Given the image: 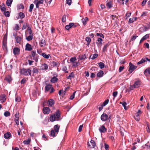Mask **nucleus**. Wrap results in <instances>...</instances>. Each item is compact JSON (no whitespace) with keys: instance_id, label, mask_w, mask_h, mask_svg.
Returning a JSON list of instances; mask_svg holds the SVG:
<instances>
[{"instance_id":"56","label":"nucleus","mask_w":150,"mask_h":150,"mask_svg":"<svg viewBox=\"0 0 150 150\" xmlns=\"http://www.w3.org/2000/svg\"><path fill=\"white\" fill-rule=\"evenodd\" d=\"M136 117H135V119L137 121H138L139 120V115L138 114H136Z\"/></svg>"},{"instance_id":"6","label":"nucleus","mask_w":150,"mask_h":150,"mask_svg":"<svg viewBox=\"0 0 150 150\" xmlns=\"http://www.w3.org/2000/svg\"><path fill=\"white\" fill-rule=\"evenodd\" d=\"M100 118L102 121H105L108 120V116L106 113H103L101 115Z\"/></svg>"},{"instance_id":"28","label":"nucleus","mask_w":150,"mask_h":150,"mask_svg":"<svg viewBox=\"0 0 150 150\" xmlns=\"http://www.w3.org/2000/svg\"><path fill=\"white\" fill-rule=\"evenodd\" d=\"M5 79L9 83L12 80V79L10 75H8L5 77Z\"/></svg>"},{"instance_id":"60","label":"nucleus","mask_w":150,"mask_h":150,"mask_svg":"<svg viewBox=\"0 0 150 150\" xmlns=\"http://www.w3.org/2000/svg\"><path fill=\"white\" fill-rule=\"evenodd\" d=\"M124 66H120L119 67V72H121L123 70V69H124Z\"/></svg>"},{"instance_id":"5","label":"nucleus","mask_w":150,"mask_h":150,"mask_svg":"<svg viewBox=\"0 0 150 150\" xmlns=\"http://www.w3.org/2000/svg\"><path fill=\"white\" fill-rule=\"evenodd\" d=\"M58 76L57 74L55 73L54 74L53 77L51 78L50 80L51 82L52 83H54L57 82L58 80V79L57 78Z\"/></svg>"},{"instance_id":"50","label":"nucleus","mask_w":150,"mask_h":150,"mask_svg":"<svg viewBox=\"0 0 150 150\" xmlns=\"http://www.w3.org/2000/svg\"><path fill=\"white\" fill-rule=\"evenodd\" d=\"M96 35L97 36H99L100 37V38H104V36L101 33H96Z\"/></svg>"},{"instance_id":"59","label":"nucleus","mask_w":150,"mask_h":150,"mask_svg":"<svg viewBox=\"0 0 150 150\" xmlns=\"http://www.w3.org/2000/svg\"><path fill=\"white\" fill-rule=\"evenodd\" d=\"M26 80L25 79H23L21 81V84H24L26 82Z\"/></svg>"},{"instance_id":"61","label":"nucleus","mask_w":150,"mask_h":150,"mask_svg":"<svg viewBox=\"0 0 150 150\" xmlns=\"http://www.w3.org/2000/svg\"><path fill=\"white\" fill-rule=\"evenodd\" d=\"M62 70L66 73H68V71H67V68L66 66H64L63 67Z\"/></svg>"},{"instance_id":"49","label":"nucleus","mask_w":150,"mask_h":150,"mask_svg":"<svg viewBox=\"0 0 150 150\" xmlns=\"http://www.w3.org/2000/svg\"><path fill=\"white\" fill-rule=\"evenodd\" d=\"M4 14L7 17H9L10 15V12L8 11H5L4 12Z\"/></svg>"},{"instance_id":"1","label":"nucleus","mask_w":150,"mask_h":150,"mask_svg":"<svg viewBox=\"0 0 150 150\" xmlns=\"http://www.w3.org/2000/svg\"><path fill=\"white\" fill-rule=\"evenodd\" d=\"M50 120L52 122L55 121H60L61 120V113L60 111L57 110L54 113H52L50 116Z\"/></svg>"},{"instance_id":"18","label":"nucleus","mask_w":150,"mask_h":150,"mask_svg":"<svg viewBox=\"0 0 150 150\" xmlns=\"http://www.w3.org/2000/svg\"><path fill=\"white\" fill-rule=\"evenodd\" d=\"M86 58V55L85 54H84L80 55L79 56V59L81 60H84Z\"/></svg>"},{"instance_id":"63","label":"nucleus","mask_w":150,"mask_h":150,"mask_svg":"<svg viewBox=\"0 0 150 150\" xmlns=\"http://www.w3.org/2000/svg\"><path fill=\"white\" fill-rule=\"evenodd\" d=\"M21 100V98L19 97H16L15 99L16 101L17 102H20Z\"/></svg>"},{"instance_id":"62","label":"nucleus","mask_w":150,"mask_h":150,"mask_svg":"<svg viewBox=\"0 0 150 150\" xmlns=\"http://www.w3.org/2000/svg\"><path fill=\"white\" fill-rule=\"evenodd\" d=\"M3 43L7 44V38L5 37H4L3 38Z\"/></svg>"},{"instance_id":"24","label":"nucleus","mask_w":150,"mask_h":150,"mask_svg":"<svg viewBox=\"0 0 150 150\" xmlns=\"http://www.w3.org/2000/svg\"><path fill=\"white\" fill-rule=\"evenodd\" d=\"M39 69L35 67H32V72L33 74L38 73Z\"/></svg>"},{"instance_id":"57","label":"nucleus","mask_w":150,"mask_h":150,"mask_svg":"<svg viewBox=\"0 0 150 150\" xmlns=\"http://www.w3.org/2000/svg\"><path fill=\"white\" fill-rule=\"evenodd\" d=\"M149 37V34H146L142 38L144 40L148 38Z\"/></svg>"},{"instance_id":"29","label":"nucleus","mask_w":150,"mask_h":150,"mask_svg":"<svg viewBox=\"0 0 150 150\" xmlns=\"http://www.w3.org/2000/svg\"><path fill=\"white\" fill-rule=\"evenodd\" d=\"M33 38V35H30L26 37V39L28 41H30L32 40Z\"/></svg>"},{"instance_id":"33","label":"nucleus","mask_w":150,"mask_h":150,"mask_svg":"<svg viewBox=\"0 0 150 150\" xmlns=\"http://www.w3.org/2000/svg\"><path fill=\"white\" fill-rule=\"evenodd\" d=\"M13 2V0H7L6 2V4L8 6H11Z\"/></svg>"},{"instance_id":"64","label":"nucleus","mask_w":150,"mask_h":150,"mask_svg":"<svg viewBox=\"0 0 150 150\" xmlns=\"http://www.w3.org/2000/svg\"><path fill=\"white\" fill-rule=\"evenodd\" d=\"M78 62H73V66L74 67H77L78 66Z\"/></svg>"},{"instance_id":"14","label":"nucleus","mask_w":150,"mask_h":150,"mask_svg":"<svg viewBox=\"0 0 150 150\" xmlns=\"http://www.w3.org/2000/svg\"><path fill=\"white\" fill-rule=\"evenodd\" d=\"M11 135L9 132H7L4 135V137L6 139H9L11 137Z\"/></svg>"},{"instance_id":"7","label":"nucleus","mask_w":150,"mask_h":150,"mask_svg":"<svg viewBox=\"0 0 150 150\" xmlns=\"http://www.w3.org/2000/svg\"><path fill=\"white\" fill-rule=\"evenodd\" d=\"M48 66L46 63L42 64L41 66V70L47 71L48 70Z\"/></svg>"},{"instance_id":"27","label":"nucleus","mask_w":150,"mask_h":150,"mask_svg":"<svg viewBox=\"0 0 150 150\" xmlns=\"http://www.w3.org/2000/svg\"><path fill=\"white\" fill-rule=\"evenodd\" d=\"M103 71L102 70H100V71L97 74V76L98 77H102L103 76Z\"/></svg>"},{"instance_id":"47","label":"nucleus","mask_w":150,"mask_h":150,"mask_svg":"<svg viewBox=\"0 0 150 150\" xmlns=\"http://www.w3.org/2000/svg\"><path fill=\"white\" fill-rule=\"evenodd\" d=\"M120 103L122 105L125 110H126L127 109V108H126V105L127 104L125 102H123L122 103L121 102Z\"/></svg>"},{"instance_id":"22","label":"nucleus","mask_w":150,"mask_h":150,"mask_svg":"<svg viewBox=\"0 0 150 150\" xmlns=\"http://www.w3.org/2000/svg\"><path fill=\"white\" fill-rule=\"evenodd\" d=\"M44 1L43 0H40L38 1L35 4L36 7L37 8H39V5L43 3Z\"/></svg>"},{"instance_id":"23","label":"nucleus","mask_w":150,"mask_h":150,"mask_svg":"<svg viewBox=\"0 0 150 150\" xmlns=\"http://www.w3.org/2000/svg\"><path fill=\"white\" fill-rule=\"evenodd\" d=\"M141 84V82L140 81H136L134 84V86L136 88H139Z\"/></svg>"},{"instance_id":"37","label":"nucleus","mask_w":150,"mask_h":150,"mask_svg":"<svg viewBox=\"0 0 150 150\" xmlns=\"http://www.w3.org/2000/svg\"><path fill=\"white\" fill-rule=\"evenodd\" d=\"M106 6L109 8H110L112 7V2L111 1H109V2L107 3L106 4Z\"/></svg>"},{"instance_id":"19","label":"nucleus","mask_w":150,"mask_h":150,"mask_svg":"<svg viewBox=\"0 0 150 150\" xmlns=\"http://www.w3.org/2000/svg\"><path fill=\"white\" fill-rule=\"evenodd\" d=\"M15 38L17 43L20 44L21 43L22 40V38L21 37L18 36H15Z\"/></svg>"},{"instance_id":"11","label":"nucleus","mask_w":150,"mask_h":150,"mask_svg":"<svg viewBox=\"0 0 150 150\" xmlns=\"http://www.w3.org/2000/svg\"><path fill=\"white\" fill-rule=\"evenodd\" d=\"M20 50L18 47H15L13 49V53L14 55L19 54L20 53Z\"/></svg>"},{"instance_id":"39","label":"nucleus","mask_w":150,"mask_h":150,"mask_svg":"<svg viewBox=\"0 0 150 150\" xmlns=\"http://www.w3.org/2000/svg\"><path fill=\"white\" fill-rule=\"evenodd\" d=\"M34 7V4H30L29 7V9L28 10L29 12H31Z\"/></svg>"},{"instance_id":"21","label":"nucleus","mask_w":150,"mask_h":150,"mask_svg":"<svg viewBox=\"0 0 150 150\" xmlns=\"http://www.w3.org/2000/svg\"><path fill=\"white\" fill-rule=\"evenodd\" d=\"M40 46L41 47H43L46 45L45 41V40L42 39L40 40L39 42Z\"/></svg>"},{"instance_id":"41","label":"nucleus","mask_w":150,"mask_h":150,"mask_svg":"<svg viewBox=\"0 0 150 150\" xmlns=\"http://www.w3.org/2000/svg\"><path fill=\"white\" fill-rule=\"evenodd\" d=\"M48 122L49 120L48 118H46L44 119L42 123L44 124L45 125H47L48 123Z\"/></svg>"},{"instance_id":"35","label":"nucleus","mask_w":150,"mask_h":150,"mask_svg":"<svg viewBox=\"0 0 150 150\" xmlns=\"http://www.w3.org/2000/svg\"><path fill=\"white\" fill-rule=\"evenodd\" d=\"M109 45L108 43L106 44L103 47V51L105 52L107 50V48L109 46Z\"/></svg>"},{"instance_id":"26","label":"nucleus","mask_w":150,"mask_h":150,"mask_svg":"<svg viewBox=\"0 0 150 150\" xmlns=\"http://www.w3.org/2000/svg\"><path fill=\"white\" fill-rule=\"evenodd\" d=\"M41 55L44 58L47 59H48L49 56H50V54H47L44 52L42 53Z\"/></svg>"},{"instance_id":"17","label":"nucleus","mask_w":150,"mask_h":150,"mask_svg":"<svg viewBox=\"0 0 150 150\" xmlns=\"http://www.w3.org/2000/svg\"><path fill=\"white\" fill-rule=\"evenodd\" d=\"M60 128V126L58 125H55L54 126V131H55L56 133H58L59 130Z\"/></svg>"},{"instance_id":"15","label":"nucleus","mask_w":150,"mask_h":150,"mask_svg":"<svg viewBox=\"0 0 150 150\" xmlns=\"http://www.w3.org/2000/svg\"><path fill=\"white\" fill-rule=\"evenodd\" d=\"M6 96L5 94H3L0 96V100L2 103L4 102L6 100Z\"/></svg>"},{"instance_id":"25","label":"nucleus","mask_w":150,"mask_h":150,"mask_svg":"<svg viewBox=\"0 0 150 150\" xmlns=\"http://www.w3.org/2000/svg\"><path fill=\"white\" fill-rule=\"evenodd\" d=\"M52 85L50 84L47 85L45 87V91H48L52 88Z\"/></svg>"},{"instance_id":"43","label":"nucleus","mask_w":150,"mask_h":150,"mask_svg":"<svg viewBox=\"0 0 150 150\" xmlns=\"http://www.w3.org/2000/svg\"><path fill=\"white\" fill-rule=\"evenodd\" d=\"M74 76V74L73 72L71 73L67 77V78L68 79H71V78L73 77Z\"/></svg>"},{"instance_id":"52","label":"nucleus","mask_w":150,"mask_h":150,"mask_svg":"<svg viewBox=\"0 0 150 150\" xmlns=\"http://www.w3.org/2000/svg\"><path fill=\"white\" fill-rule=\"evenodd\" d=\"M76 60V58L75 57H71L70 59V61L71 62H74Z\"/></svg>"},{"instance_id":"3","label":"nucleus","mask_w":150,"mask_h":150,"mask_svg":"<svg viewBox=\"0 0 150 150\" xmlns=\"http://www.w3.org/2000/svg\"><path fill=\"white\" fill-rule=\"evenodd\" d=\"M21 74L25 76L31 75V70L29 68L27 69L23 68L21 70Z\"/></svg>"},{"instance_id":"34","label":"nucleus","mask_w":150,"mask_h":150,"mask_svg":"<svg viewBox=\"0 0 150 150\" xmlns=\"http://www.w3.org/2000/svg\"><path fill=\"white\" fill-rule=\"evenodd\" d=\"M19 16V18H23L25 17V14H24L22 12H20L18 13Z\"/></svg>"},{"instance_id":"58","label":"nucleus","mask_w":150,"mask_h":150,"mask_svg":"<svg viewBox=\"0 0 150 150\" xmlns=\"http://www.w3.org/2000/svg\"><path fill=\"white\" fill-rule=\"evenodd\" d=\"M125 0H117V2L120 4H124L125 3Z\"/></svg>"},{"instance_id":"40","label":"nucleus","mask_w":150,"mask_h":150,"mask_svg":"<svg viewBox=\"0 0 150 150\" xmlns=\"http://www.w3.org/2000/svg\"><path fill=\"white\" fill-rule=\"evenodd\" d=\"M85 40L87 42L88 45L90 44L91 41L90 38L88 37H87L85 38Z\"/></svg>"},{"instance_id":"10","label":"nucleus","mask_w":150,"mask_h":150,"mask_svg":"<svg viewBox=\"0 0 150 150\" xmlns=\"http://www.w3.org/2000/svg\"><path fill=\"white\" fill-rule=\"evenodd\" d=\"M97 42H96V44H97L98 46V47H101L102 45V43L103 42V40L100 38H98Z\"/></svg>"},{"instance_id":"12","label":"nucleus","mask_w":150,"mask_h":150,"mask_svg":"<svg viewBox=\"0 0 150 150\" xmlns=\"http://www.w3.org/2000/svg\"><path fill=\"white\" fill-rule=\"evenodd\" d=\"M147 60L148 61L150 62V59H148L147 58H142L141 60L137 62V64H140L144 62H145Z\"/></svg>"},{"instance_id":"38","label":"nucleus","mask_w":150,"mask_h":150,"mask_svg":"<svg viewBox=\"0 0 150 150\" xmlns=\"http://www.w3.org/2000/svg\"><path fill=\"white\" fill-rule=\"evenodd\" d=\"M98 56V55L97 54H94L92 57H91V55L90 58H91V59H94L95 58H96Z\"/></svg>"},{"instance_id":"55","label":"nucleus","mask_w":150,"mask_h":150,"mask_svg":"<svg viewBox=\"0 0 150 150\" xmlns=\"http://www.w3.org/2000/svg\"><path fill=\"white\" fill-rule=\"evenodd\" d=\"M109 100L107 99L105 100L104 102L103 103V105L104 106H105L106 105H107L109 102Z\"/></svg>"},{"instance_id":"30","label":"nucleus","mask_w":150,"mask_h":150,"mask_svg":"<svg viewBox=\"0 0 150 150\" xmlns=\"http://www.w3.org/2000/svg\"><path fill=\"white\" fill-rule=\"evenodd\" d=\"M144 74L146 75L147 74H150V68L146 69L144 71Z\"/></svg>"},{"instance_id":"16","label":"nucleus","mask_w":150,"mask_h":150,"mask_svg":"<svg viewBox=\"0 0 150 150\" xmlns=\"http://www.w3.org/2000/svg\"><path fill=\"white\" fill-rule=\"evenodd\" d=\"M90 143L91 144V145H90V144L89 142L88 143V146H92V148H94L96 146V144L95 142L94 141V140H91L90 141Z\"/></svg>"},{"instance_id":"20","label":"nucleus","mask_w":150,"mask_h":150,"mask_svg":"<svg viewBox=\"0 0 150 150\" xmlns=\"http://www.w3.org/2000/svg\"><path fill=\"white\" fill-rule=\"evenodd\" d=\"M47 103L49 106H52L54 104V101L52 99H50L48 100Z\"/></svg>"},{"instance_id":"46","label":"nucleus","mask_w":150,"mask_h":150,"mask_svg":"<svg viewBox=\"0 0 150 150\" xmlns=\"http://www.w3.org/2000/svg\"><path fill=\"white\" fill-rule=\"evenodd\" d=\"M4 115L5 117H7L10 115V113L9 111H6L4 112Z\"/></svg>"},{"instance_id":"4","label":"nucleus","mask_w":150,"mask_h":150,"mask_svg":"<svg viewBox=\"0 0 150 150\" xmlns=\"http://www.w3.org/2000/svg\"><path fill=\"white\" fill-rule=\"evenodd\" d=\"M137 68V66L133 65L131 62L129 63V69L128 71L129 73H131Z\"/></svg>"},{"instance_id":"13","label":"nucleus","mask_w":150,"mask_h":150,"mask_svg":"<svg viewBox=\"0 0 150 150\" xmlns=\"http://www.w3.org/2000/svg\"><path fill=\"white\" fill-rule=\"evenodd\" d=\"M32 47L31 45L27 43L25 46V50L30 51L32 50Z\"/></svg>"},{"instance_id":"44","label":"nucleus","mask_w":150,"mask_h":150,"mask_svg":"<svg viewBox=\"0 0 150 150\" xmlns=\"http://www.w3.org/2000/svg\"><path fill=\"white\" fill-rule=\"evenodd\" d=\"M27 30L28 31V33L30 35H33L32 33V30L30 27L28 26Z\"/></svg>"},{"instance_id":"31","label":"nucleus","mask_w":150,"mask_h":150,"mask_svg":"<svg viewBox=\"0 0 150 150\" xmlns=\"http://www.w3.org/2000/svg\"><path fill=\"white\" fill-rule=\"evenodd\" d=\"M5 4L4 3H2L0 6L1 9V11H4V12L6 10V9L5 7Z\"/></svg>"},{"instance_id":"53","label":"nucleus","mask_w":150,"mask_h":150,"mask_svg":"<svg viewBox=\"0 0 150 150\" xmlns=\"http://www.w3.org/2000/svg\"><path fill=\"white\" fill-rule=\"evenodd\" d=\"M30 142V141L29 139H27V140H24L23 143L24 144H29Z\"/></svg>"},{"instance_id":"42","label":"nucleus","mask_w":150,"mask_h":150,"mask_svg":"<svg viewBox=\"0 0 150 150\" xmlns=\"http://www.w3.org/2000/svg\"><path fill=\"white\" fill-rule=\"evenodd\" d=\"M50 135L53 137H54L56 135H55V133L54 132V130H52L50 132Z\"/></svg>"},{"instance_id":"51","label":"nucleus","mask_w":150,"mask_h":150,"mask_svg":"<svg viewBox=\"0 0 150 150\" xmlns=\"http://www.w3.org/2000/svg\"><path fill=\"white\" fill-rule=\"evenodd\" d=\"M76 91H74L73 93V94L70 96L69 99L70 100H72L74 98L75 96V94L76 93Z\"/></svg>"},{"instance_id":"9","label":"nucleus","mask_w":150,"mask_h":150,"mask_svg":"<svg viewBox=\"0 0 150 150\" xmlns=\"http://www.w3.org/2000/svg\"><path fill=\"white\" fill-rule=\"evenodd\" d=\"M50 110L48 107H45L43 109V112L45 114H48L50 112Z\"/></svg>"},{"instance_id":"2","label":"nucleus","mask_w":150,"mask_h":150,"mask_svg":"<svg viewBox=\"0 0 150 150\" xmlns=\"http://www.w3.org/2000/svg\"><path fill=\"white\" fill-rule=\"evenodd\" d=\"M29 57L32 60H34L35 62H37L38 61L39 56L36 53L35 51H33L31 52V54Z\"/></svg>"},{"instance_id":"32","label":"nucleus","mask_w":150,"mask_h":150,"mask_svg":"<svg viewBox=\"0 0 150 150\" xmlns=\"http://www.w3.org/2000/svg\"><path fill=\"white\" fill-rule=\"evenodd\" d=\"M88 18L87 17H86L84 19L83 18L82 20V22L83 24L85 25L86 24V22L88 20Z\"/></svg>"},{"instance_id":"48","label":"nucleus","mask_w":150,"mask_h":150,"mask_svg":"<svg viewBox=\"0 0 150 150\" xmlns=\"http://www.w3.org/2000/svg\"><path fill=\"white\" fill-rule=\"evenodd\" d=\"M135 20H136V19L134 18H130L128 21V23H132Z\"/></svg>"},{"instance_id":"36","label":"nucleus","mask_w":150,"mask_h":150,"mask_svg":"<svg viewBox=\"0 0 150 150\" xmlns=\"http://www.w3.org/2000/svg\"><path fill=\"white\" fill-rule=\"evenodd\" d=\"M98 65L100 69H102L104 67V64L102 62H100L98 63Z\"/></svg>"},{"instance_id":"45","label":"nucleus","mask_w":150,"mask_h":150,"mask_svg":"<svg viewBox=\"0 0 150 150\" xmlns=\"http://www.w3.org/2000/svg\"><path fill=\"white\" fill-rule=\"evenodd\" d=\"M131 15V13H127L125 16V18L126 19H127L128 18L130 17Z\"/></svg>"},{"instance_id":"8","label":"nucleus","mask_w":150,"mask_h":150,"mask_svg":"<svg viewBox=\"0 0 150 150\" xmlns=\"http://www.w3.org/2000/svg\"><path fill=\"white\" fill-rule=\"evenodd\" d=\"M99 130L101 133H104L106 132L107 129L105 128V126L102 125L99 128Z\"/></svg>"},{"instance_id":"54","label":"nucleus","mask_w":150,"mask_h":150,"mask_svg":"<svg viewBox=\"0 0 150 150\" xmlns=\"http://www.w3.org/2000/svg\"><path fill=\"white\" fill-rule=\"evenodd\" d=\"M72 2L71 0H66V3L68 4L69 6H70Z\"/></svg>"}]
</instances>
